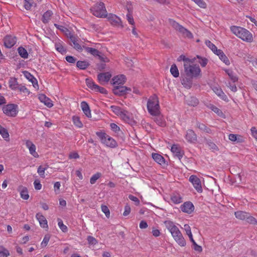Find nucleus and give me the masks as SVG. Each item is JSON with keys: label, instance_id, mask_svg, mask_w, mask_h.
Wrapping results in <instances>:
<instances>
[{"label": "nucleus", "instance_id": "nucleus-30", "mask_svg": "<svg viewBox=\"0 0 257 257\" xmlns=\"http://www.w3.org/2000/svg\"><path fill=\"white\" fill-rule=\"evenodd\" d=\"M154 116V120L158 125L161 127H164L166 125L165 121H164L162 116L160 115V114Z\"/></svg>", "mask_w": 257, "mask_h": 257}, {"label": "nucleus", "instance_id": "nucleus-51", "mask_svg": "<svg viewBox=\"0 0 257 257\" xmlns=\"http://www.w3.org/2000/svg\"><path fill=\"white\" fill-rule=\"evenodd\" d=\"M205 44L208 47L214 52V53L218 50L216 46L212 43H211V42L209 40H206Z\"/></svg>", "mask_w": 257, "mask_h": 257}, {"label": "nucleus", "instance_id": "nucleus-25", "mask_svg": "<svg viewBox=\"0 0 257 257\" xmlns=\"http://www.w3.org/2000/svg\"><path fill=\"white\" fill-rule=\"evenodd\" d=\"M81 107L85 114V115L88 117H91V110L90 109V107L88 104V103L85 101H82L81 103Z\"/></svg>", "mask_w": 257, "mask_h": 257}, {"label": "nucleus", "instance_id": "nucleus-46", "mask_svg": "<svg viewBox=\"0 0 257 257\" xmlns=\"http://www.w3.org/2000/svg\"><path fill=\"white\" fill-rule=\"evenodd\" d=\"M9 255V251L4 246L0 245V257H8Z\"/></svg>", "mask_w": 257, "mask_h": 257}, {"label": "nucleus", "instance_id": "nucleus-26", "mask_svg": "<svg viewBox=\"0 0 257 257\" xmlns=\"http://www.w3.org/2000/svg\"><path fill=\"white\" fill-rule=\"evenodd\" d=\"M19 191L20 192V195L22 198L24 200H28L29 198L28 190L26 187L20 186L18 188Z\"/></svg>", "mask_w": 257, "mask_h": 257}, {"label": "nucleus", "instance_id": "nucleus-21", "mask_svg": "<svg viewBox=\"0 0 257 257\" xmlns=\"http://www.w3.org/2000/svg\"><path fill=\"white\" fill-rule=\"evenodd\" d=\"M186 103L190 106H195L198 105L199 101L198 99L193 96H187L185 97Z\"/></svg>", "mask_w": 257, "mask_h": 257}, {"label": "nucleus", "instance_id": "nucleus-17", "mask_svg": "<svg viewBox=\"0 0 257 257\" xmlns=\"http://www.w3.org/2000/svg\"><path fill=\"white\" fill-rule=\"evenodd\" d=\"M171 150L175 156L178 157L179 160L182 158L184 155L183 151L181 150V148L177 145H173L172 146Z\"/></svg>", "mask_w": 257, "mask_h": 257}, {"label": "nucleus", "instance_id": "nucleus-60", "mask_svg": "<svg viewBox=\"0 0 257 257\" xmlns=\"http://www.w3.org/2000/svg\"><path fill=\"white\" fill-rule=\"evenodd\" d=\"M87 240L90 244L95 245L97 243L96 239L92 236H88L87 237Z\"/></svg>", "mask_w": 257, "mask_h": 257}, {"label": "nucleus", "instance_id": "nucleus-14", "mask_svg": "<svg viewBox=\"0 0 257 257\" xmlns=\"http://www.w3.org/2000/svg\"><path fill=\"white\" fill-rule=\"evenodd\" d=\"M181 210L185 213L190 214L194 210V207L192 202L190 201L186 202L180 207Z\"/></svg>", "mask_w": 257, "mask_h": 257}, {"label": "nucleus", "instance_id": "nucleus-9", "mask_svg": "<svg viewBox=\"0 0 257 257\" xmlns=\"http://www.w3.org/2000/svg\"><path fill=\"white\" fill-rule=\"evenodd\" d=\"M87 86L90 89L102 94H106L107 90L103 87H101L96 84L90 79L86 78L85 80Z\"/></svg>", "mask_w": 257, "mask_h": 257}, {"label": "nucleus", "instance_id": "nucleus-54", "mask_svg": "<svg viewBox=\"0 0 257 257\" xmlns=\"http://www.w3.org/2000/svg\"><path fill=\"white\" fill-rule=\"evenodd\" d=\"M58 226L61 230L64 232H67L68 230L67 227L63 224V221L61 219L58 218Z\"/></svg>", "mask_w": 257, "mask_h": 257}, {"label": "nucleus", "instance_id": "nucleus-2", "mask_svg": "<svg viewBox=\"0 0 257 257\" xmlns=\"http://www.w3.org/2000/svg\"><path fill=\"white\" fill-rule=\"evenodd\" d=\"M147 108L149 112L152 115L160 114V105L157 95H153L149 98L147 102Z\"/></svg>", "mask_w": 257, "mask_h": 257}, {"label": "nucleus", "instance_id": "nucleus-18", "mask_svg": "<svg viewBox=\"0 0 257 257\" xmlns=\"http://www.w3.org/2000/svg\"><path fill=\"white\" fill-rule=\"evenodd\" d=\"M38 98L40 101L44 103V104L47 107L51 108L53 106L52 100L49 98L47 97L45 94H39Z\"/></svg>", "mask_w": 257, "mask_h": 257}, {"label": "nucleus", "instance_id": "nucleus-44", "mask_svg": "<svg viewBox=\"0 0 257 257\" xmlns=\"http://www.w3.org/2000/svg\"><path fill=\"white\" fill-rule=\"evenodd\" d=\"M197 127L201 131L208 134H211L212 132L210 128L207 127L204 124L201 123H197Z\"/></svg>", "mask_w": 257, "mask_h": 257}, {"label": "nucleus", "instance_id": "nucleus-45", "mask_svg": "<svg viewBox=\"0 0 257 257\" xmlns=\"http://www.w3.org/2000/svg\"><path fill=\"white\" fill-rule=\"evenodd\" d=\"M111 110L117 115L119 116L122 113L123 109L117 106L112 105L110 106Z\"/></svg>", "mask_w": 257, "mask_h": 257}, {"label": "nucleus", "instance_id": "nucleus-23", "mask_svg": "<svg viewBox=\"0 0 257 257\" xmlns=\"http://www.w3.org/2000/svg\"><path fill=\"white\" fill-rule=\"evenodd\" d=\"M214 54L218 56L220 59L226 65H229L230 62L229 59L221 50L218 49V50L215 53H214Z\"/></svg>", "mask_w": 257, "mask_h": 257}, {"label": "nucleus", "instance_id": "nucleus-16", "mask_svg": "<svg viewBox=\"0 0 257 257\" xmlns=\"http://www.w3.org/2000/svg\"><path fill=\"white\" fill-rule=\"evenodd\" d=\"M126 80L125 76L124 75H119L114 76L112 79V84L114 86L123 85Z\"/></svg>", "mask_w": 257, "mask_h": 257}, {"label": "nucleus", "instance_id": "nucleus-22", "mask_svg": "<svg viewBox=\"0 0 257 257\" xmlns=\"http://www.w3.org/2000/svg\"><path fill=\"white\" fill-rule=\"evenodd\" d=\"M186 139L188 142L194 143L197 140V136L192 130H189L186 135Z\"/></svg>", "mask_w": 257, "mask_h": 257}, {"label": "nucleus", "instance_id": "nucleus-52", "mask_svg": "<svg viewBox=\"0 0 257 257\" xmlns=\"http://www.w3.org/2000/svg\"><path fill=\"white\" fill-rule=\"evenodd\" d=\"M196 57L199 59L198 62L202 67L206 66L208 63V59L207 58H202L199 55H197Z\"/></svg>", "mask_w": 257, "mask_h": 257}, {"label": "nucleus", "instance_id": "nucleus-11", "mask_svg": "<svg viewBox=\"0 0 257 257\" xmlns=\"http://www.w3.org/2000/svg\"><path fill=\"white\" fill-rule=\"evenodd\" d=\"M189 180L198 192H202V188L201 186V181L199 178L196 176L191 175Z\"/></svg>", "mask_w": 257, "mask_h": 257}, {"label": "nucleus", "instance_id": "nucleus-59", "mask_svg": "<svg viewBox=\"0 0 257 257\" xmlns=\"http://www.w3.org/2000/svg\"><path fill=\"white\" fill-rule=\"evenodd\" d=\"M17 89H19L20 91L25 93L29 94L30 93L28 89L24 85H19Z\"/></svg>", "mask_w": 257, "mask_h": 257}, {"label": "nucleus", "instance_id": "nucleus-55", "mask_svg": "<svg viewBox=\"0 0 257 257\" xmlns=\"http://www.w3.org/2000/svg\"><path fill=\"white\" fill-rule=\"evenodd\" d=\"M24 6L27 10H30L33 4V0H24Z\"/></svg>", "mask_w": 257, "mask_h": 257}, {"label": "nucleus", "instance_id": "nucleus-13", "mask_svg": "<svg viewBox=\"0 0 257 257\" xmlns=\"http://www.w3.org/2000/svg\"><path fill=\"white\" fill-rule=\"evenodd\" d=\"M107 19L111 25L115 26H119L122 27L121 25V21L119 18L116 16L115 15L112 14H109L107 15Z\"/></svg>", "mask_w": 257, "mask_h": 257}, {"label": "nucleus", "instance_id": "nucleus-38", "mask_svg": "<svg viewBox=\"0 0 257 257\" xmlns=\"http://www.w3.org/2000/svg\"><path fill=\"white\" fill-rule=\"evenodd\" d=\"M195 58L193 59H189L188 58H186L184 55H180L177 59L178 61H183L184 62V64H188V63H193L195 61Z\"/></svg>", "mask_w": 257, "mask_h": 257}, {"label": "nucleus", "instance_id": "nucleus-53", "mask_svg": "<svg viewBox=\"0 0 257 257\" xmlns=\"http://www.w3.org/2000/svg\"><path fill=\"white\" fill-rule=\"evenodd\" d=\"M100 173H97L94 174L90 179V182L91 184H94L96 181L101 177Z\"/></svg>", "mask_w": 257, "mask_h": 257}, {"label": "nucleus", "instance_id": "nucleus-64", "mask_svg": "<svg viewBox=\"0 0 257 257\" xmlns=\"http://www.w3.org/2000/svg\"><path fill=\"white\" fill-rule=\"evenodd\" d=\"M35 189L37 190H39L42 188V185L40 183V181L38 180H35L34 182Z\"/></svg>", "mask_w": 257, "mask_h": 257}, {"label": "nucleus", "instance_id": "nucleus-61", "mask_svg": "<svg viewBox=\"0 0 257 257\" xmlns=\"http://www.w3.org/2000/svg\"><path fill=\"white\" fill-rule=\"evenodd\" d=\"M128 198L132 201L135 202L136 205H139L140 204V200L137 197H135L133 195H129Z\"/></svg>", "mask_w": 257, "mask_h": 257}, {"label": "nucleus", "instance_id": "nucleus-43", "mask_svg": "<svg viewBox=\"0 0 257 257\" xmlns=\"http://www.w3.org/2000/svg\"><path fill=\"white\" fill-rule=\"evenodd\" d=\"M18 51L19 52V55L21 56V57L26 59L28 57V53L27 51V50L22 47H20L18 49Z\"/></svg>", "mask_w": 257, "mask_h": 257}, {"label": "nucleus", "instance_id": "nucleus-3", "mask_svg": "<svg viewBox=\"0 0 257 257\" xmlns=\"http://www.w3.org/2000/svg\"><path fill=\"white\" fill-rule=\"evenodd\" d=\"M92 14L98 18H106L107 13L105 5L101 2L96 3L90 9Z\"/></svg>", "mask_w": 257, "mask_h": 257}, {"label": "nucleus", "instance_id": "nucleus-28", "mask_svg": "<svg viewBox=\"0 0 257 257\" xmlns=\"http://www.w3.org/2000/svg\"><path fill=\"white\" fill-rule=\"evenodd\" d=\"M192 77H186L181 80L182 84L186 88H190L192 85Z\"/></svg>", "mask_w": 257, "mask_h": 257}, {"label": "nucleus", "instance_id": "nucleus-42", "mask_svg": "<svg viewBox=\"0 0 257 257\" xmlns=\"http://www.w3.org/2000/svg\"><path fill=\"white\" fill-rule=\"evenodd\" d=\"M170 72L174 77H178L179 75V70L176 64H173L170 68Z\"/></svg>", "mask_w": 257, "mask_h": 257}, {"label": "nucleus", "instance_id": "nucleus-35", "mask_svg": "<svg viewBox=\"0 0 257 257\" xmlns=\"http://www.w3.org/2000/svg\"><path fill=\"white\" fill-rule=\"evenodd\" d=\"M69 38L71 42L73 44L74 48L77 50H81L82 48L79 43H77V39L75 37L71 35L70 33H69Z\"/></svg>", "mask_w": 257, "mask_h": 257}, {"label": "nucleus", "instance_id": "nucleus-32", "mask_svg": "<svg viewBox=\"0 0 257 257\" xmlns=\"http://www.w3.org/2000/svg\"><path fill=\"white\" fill-rule=\"evenodd\" d=\"M84 49L86 52L90 53L94 57H98L99 56V54H101L100 51L95 48L86 47L84 48Z\"/></svg>", "mask_w": 257, "mask_h": 257}, {"label": "nucleus", "instance_id": "nucleus-12", "mask_svg": "<svg viewBox=\"0 0 257 257\" xmlns=\"http://www.w3.org/2000/svg\"><path fill=\"white\" fill-rule=\"evenodd\" d=\"M111 77V74L108 72L100 73L97 75V79L99 82L103 85L107 83Z\"/></svg>", "mask_w": 257, "mask_h": 257}, {"label": "nucleus", "instance_id": "nucleus-15", "mask_svg": "<svg viewBox=\"0 0 257 257\" xmlns=\"http://www.w3.org/2000/svg\"><path fill=\"white\" fill-rule=\"evenodd\" d=\"M4 45L6 47L11 48L16 43V38L12 36H7L4 39Z\"/></svg>", "mask_w": 257, "mask_h": 257}, {"label": "nucleus", "instance_id": "nucleus-4", "mask_svg": "<svg viewBox=\"0 0 257 257\" xmlns=\"http://www.w3.org/2000/svg\"><path fill=\"white\" fill-rule=\"evenodd\" d=\"M184 68L186 75L189 77H196L201 72L199 66L193 63L184 64Z\"/></svg>", "mask_w": 257, "mask_h": 257}, {"label": "nucleus", "instance_id": "nucleus-41", "mask_svg": "<svg viewBox=\"0 0 257 257\" xmlns=\"http://www.w3.org/2000/svg\"><path fill=\"white\" fill-rule=\"evenodd\" d=\"M164 223L167 228L170 231V232L177 228V227L171 221H165Z\"/></svg>", "mask_w": 257, "mask_h": 257}, {"label": "nucleus", "instance_id": "nucleus-62", "mask_svg": "<svg viewBox=\"0 0 257 257\" xmlns=\"http://www.w3.org/2000/svg\"><path fill=\"white\" fill-rule=\"evenodd\" d=\"M50 236L48 234H47V235H45V236H44V238H43V240L42 242V245L43 246H46L48 244V242H49V240H50Z\"/></svg>", "mask_w": 257, "mask_h": 257}, {"label": "nucleus", "instance_id": "nucleus-50", "mask_svg": "<svg viewBox=\"0 0 257 257\" xmlns=\"http://www.w3.org/2000/svg\"><path fill=\"white\" fill-rule=\"evenodd\" d=\"M247 223L252 224H256L257 225V220L255 219L253 216H250L249 213H248V216H246V218L245 220Z\"/></svg>", "mask_w": 257, "mask_h": 257}, {"label": "nucleus", "instance_id": "nucleus-33", "mask_svg": "<svg viewBox=\"0 0 257 257\" xmlns=\"http://www.w3.org/2000/svg\"><path fill=\"white\" fill-rule=\"evenodd\" d=\"M9 84L10 88L12 90L17 89L19 84L18 83L17 78L15 77H11L9 81Z\"/></svg>", "mask_w": 257, "mask_h": 257}, {"label": "nucleus", "instance_id": "nucleus-36", "mask_svg": "<svg viewBox=\"0 0 257 257\" xmlns=\"http://www.w3.org/2000/svg\"><path fill=\"white\" fill-rule=\"evenodd\" d=\"M89 66V63L86 61H78L76 66L80 69L85 70Z\"/></svg>", "mask_w": 257, "mask_h": 257}, {"label": "nucleus", "instance_id": "nucleus-31", "mask_svg": "<svg viewBox=\"0 0 257 257\" xmlns=\"http://www.w3.org/2000/svg\"><path fill=\"white\" fill-rule=\"evenodd\" d=\"M152 157L154 161L160 165L165 164V159L164 157L157 153H153Z\"/></svg>", "mask_w": 257, "mask_h": 257}, {"label": "nucleus", "instance_id": "nucleus-37", "mask_svg": "<svg viewBox=\"0 0 257 257\" xmlns=\"http://www.w3.org/2000/svg\"><path fill=\"white\" fill-rule=\"evenodd\" d=\"M235 216L237 219L245 220L246 216H248V213L242 211H238L235 212Z\"/></svg>", "mask_w": 257, "mask_h": 257}, {"label": "nucleus", "instance_id": "nucleus-8", "mask_svg": "<svg viewBox=\"0 0 257 257\" xmlns=\"http://www.w3.org/2000/svg\"><path fill=\"white\" fill-rule=\"evenodd\" d=\"M17 107L18 106L16 104H9L4 106L3 110L7 115L14 117L18 113Z\"/></svg>", "mask_w": 257, "mask_h": 257}, {"label": "nucleus", "instance_id": "nucleus-56", "mask_svg": "<svg viewBox=\"0 0 257 257\" xmlns=\"http://www.w3.org/2000/svg\"><path fill=\"white\" fill-rule=\"evenodd\" d=\"M196 5L201 8L205 9L206 8V4L203 0H192Z\"/></svg>", "mask_w": 257, "mask_h": 257}, {"label": "nucleus", "instance_id": "nucleus-40", "mask_svg": "<svg viewBox=\"0 0 257 257\" xmlns=\"http://www.w3.org/2000/svg\"><path fill=\"white\" fill-rule=\"evenodd\" d=\"M213 90L214 92L222 99L225 100L226 99V95L220 88L215 87H214Z\"/></svg>", "mask_w": 257, "mask_h": 257}, {"label": "nucleus", "instance_id": "nucleus-5", "mask_svg": "<svg viewBox=\"0 0 257 257\" xmlns=\"http://www.w3.org/2000/svg\"><path fill=\"white\" fill-rule=\"evenodd\" d=\"M169 21L172 27L176 31H179L181 34L182 37L188 39H192L193 38L192 33L188 29H186L174 20H170Z\"/></svg>", "mask_w": 257, "mask_h": 257}, {"label": "nucleus", "instance_id": "nucleus-49", "mask_svg": "<svg viewBox=\"0 0 257 257\" xmlns=\"http://www.w3.org/2000/svg\"><path fill=\"white\" fill-rule=\"evenodd\" d=\"M74 124L78 127L81 128L83 126V124L80 120V118L77 116H74L72 118Z\"/></svg>", "mask_w": 257, "mask_h": 257}, {"label": "nucleus", "instance_id": "nucleus-1", "mask_svg": "<svg viewBox=\"0 0 257 257\" xmlns=\"http://www.w3.org/2000/svg\"><path fill=\"white\" fill-rule=\"evenodd\" d=\"M230 30L234 35L244 41L251 42L253 41L252 34L243 28L233 26L230 27Z\"/></svg>", "mask_w": 257, "mask_h": 257}, {"label": "nucleus", "instance_id": "nucleus-29", "mask_svg": "<svg viewBox=\"0 0 257 257\" xmlns=\"http://www.w3.org/2000/svg\"><path fill=\"white\" fill-rule=\"evenodd\" d=\"M53 13L50 10L47 11L43 15L42 18V21L44 24L48 23L51 19Z\"/></svg>", "mask_w": 257, "mask_h": 257}, {"label": "nucleus", "instance_id": "nucleus-20", "mask_svg": "<svg viewBox=\"0 0 257 257\" xmlns=\"http://www.w3.org/2000/svg\"><path fill=\"white\" fill-rule=\"evenodd\" d=\"M36 218L39 221L41 227L44 228H48L47 221L46 218L40 213L36 214Z\"/></svg>", "mask_w": 257, "mask_h": 257}, {"label": "nucleus", "instance_id": "nucleus-48", "mask_svg": "<svg viewBox=\"0 0 257 257\" xmlns=\"http://www.w3.org/2000/svg\"><path fill=\"white\" fill-rule=\"evenodd\" d=\"M55 46L56 49L59 52L61 53L62 54L66 53V50L64 48V47L60 43H56Z\"/></svg>", "mask_w": 257, "mask_h": 257}, {"label": "nucleus", "instance_id": "nucleus-24", "mask_svg": "<svg viewBox=\"0 0 257 257\" xmlns=\"http://www.w3.org/2000/svg\"><path fill=\"white\" fill-rule=\"evenodd\" d=\"M26 146L29 148L30 154L34 157H38V154L36 152V147L32 142L27 141L26 143Z\"/></svg>", "mask_w": 257, "mask_h": 257}, {"label": "nucleus", "instance_id": "nucleus-27", "mask_svg": "<svg viewBox=\"0 0 257 257\" xmlns=\"http://www.w3.org/2000/svg\"><path fill=\"white\" fill-rule=\"evenodd\" d=\"M23 73L26 78L32 83L34 87H36V85L38 86L37 79L30 73L25 71L23 72Z\"/></svg>", "mask_w": 257, "mask_h": 257}, {"label": "nucleus", "instance_id": "nucleus-58", "mask_svg": "<svg viewBox=\"0 0 257 257\" xmlns=\"http://www.w3.org/2000/svg\"><path fill=\"white\" fill-rule=\"evenodd\" d=\"M101 210L105 214L106 216L108 218L110 215V212L108 208L106 205H101Z\"/></svg>", "mask_w": 257, "mask_h": 257}, {"label": "nucleus", "instance_id": "nucleus-39", "mask_svg": "<svg viewBox=\"0 0 257 257\" xmlns=\"http://www.w3.org/2000/svg\"><path fill=\"white\" fill-rule=\"evenodd\" d=\"M0 134L7 141H9V134L7 130L0 125Z\"/></svg>", "mask_w": 257, "mask_h": 257}, {"label": "nucleus", "instance_id": "nucleus-10", "mask_svg": "<svg viewBox=\"0 0 257 257\" xmlns=\"http://www.w3.org/2000/svg\"><path fill=\"white\" fill-rule=\"evenodd\" d=\"M131 89L129 87H127L122 85L114 86L113 89V92L115 95L122 96L126 94L127 91H131Z\"/></svg>", "mask_w": 257, "mask_h": 257}, {"label": "nucleus", "instance_id": "nucleus-34", "mask_svg": "<svg viewBox=\"0 0 257 257\" xmlns=\"http://www.w3.org/2000/svg\"><path fill=\"white\" fill-rule=\"evenodd\" d=\"M205 143L210 148V149L212 150V151H219L218 147L210 139H205Z\"/></svg>", "mask_w": 257, "mask_h": 257}, {"label": "nucleus", "instance_id": "nucleus-6", "mask_svg": "<svg viewBox=\"0 0 257 257\" xmlns=\"http://www.w3.org/2000/svg\"><path fill=\"white\" fill-rule=\"evenodd\" d=\"M96 135L99 138L102 143L105 144L106 146L111 148H114L117 146V142L105 133L97 132Z\"/></svg>", "mask_w": 257, "mask_h": 257}, {"label": "nucleus", "instance_id": "nucleus-7", "mask_svg": "<svg viewBox=\"0 0 257 257\" xmlns=\"http://www.w3.org/2000/svg\"><path fill=\"white\" fill-rule=\"evenodd\" d=\"M171 233L175 240L180 246H184L186 245V241L178 227L171 232Z\"/></svg>", "mask_w": 257, "mask_h": 257}, {"label": "nucleus", "instance_id": "nucleus-63", "mask_svg": "<svg viewBox=\"0 0 257 257\" xmlns=\"http://www.w3.org/2000/svg\"><path fill=\"white\" fill-rule=\"evenodd\" d=\"M65 59L70 63H75L76 61V59L72 56H67Z\"/></svg>", "mask_w": 257, "mask_h": 257}, {"label": "nucleus", "instance_id": "nucleus-57", "mask_svg": "<svg viewBox=\"0 0 257 257\" xmlns=\"http://www.w3.org/2000/svg\"><path fill=\"white\" fill-rule=\"evenodd\" d=\"M46 167H43L42 166H40L39 168H38V173L40 175V176H41L43 178H44V173L45 171L46 170Z\"/></svg>", "mask_w": 257, "mask_h": 257}, {"label": "nucleus", "instance_id": "nucleus-19", "mask_svg": "<svg viewBox=\"0 0 257 257\" xmlns=\"http://www.w3.org/2000/svg\"><path fill=\"white\" fill-rule=\"evenodd\" d=\"M120 117L126 122L130 124L133 125L135 123L134 120L131 118L129 112L126 110L122 111V113L120 115Z\"/></svg>", "mask_w": 257, "mask_h": 257}, {"label": "nucleus", "instance_id": "nucleus-47", "mask_svg": "<svg viewBox=\"0 0 257 257\" xmlns=\"http://www.w3.org/2000/svg\"><path fill=\"white\" fill-rule=\"evenodd\" d=\"M171 200L175 204H179L182 202V198L179 194H173L171 197Z\"/></svg>", "mask_w": 257, "mask_h": 257}]
</instances>
